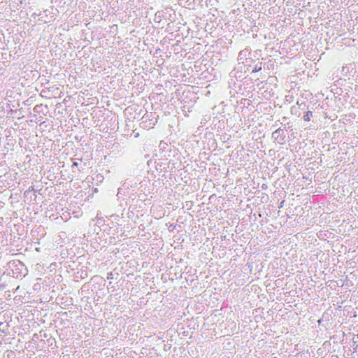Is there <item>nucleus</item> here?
<instances>
[{"mask_svg": "<svg viewBox=\"0 0 358 358\" xmlns=\"http://www.w3.org/2000/svg\"><path fill=\"white\" fill-rule=\"evenodd\" d=\"M42 108H43L42 104L36 105L33 108V111L36 113L39 114L41 112Z\"/></svg>", "mask_w": 358, "mask_h": 358, "instance_id": "0eeeda50", "label": "nucleus"}, {"mask_svg": "<svg viewBox=\"0 0 358 358\" xmlns=\"http://www.w3.org/2000/svg\"><path fill=\"white\" fill-rule=\"evenodd\" d=\"M24 196L27 199H30L31 201L33 199V196L34 197V200H36L37 197L35 192L33 190L29 189L24 192Z\"/></svg>", "mask_w": 358, "mask_h": 358, "instance_id": "20e7f679", "label": "nucleus"}, {"mask_svg": "<svg viewBox=\"0 0 358 358\" xmlns=\"http://www.w3.org/2000/svg\"><path fill=\"white\" fill-rule=\"evenodd\" d=\"M282 203H280V205L279 206H278V208H282Z\"/></svg>", "mask_w": 358, "mask_h": 358, "instance_id": "a211bd4d", "label": "nucleus"}, {"mask_svg": "<svg viewBox=\"0 0 358 358\" xmlns=\"http://www.w3.org/2000/svg\"><path fill=\"white\" fill-rule=\"evenodd\" d=\"M262 69V63L257 64L255 68L252 69V72L255 73L258 72Z\"/></svg>", "mask_w": 358, "mask_h": 358, "instance_id": "1a4fd4ad", "label": "nucleus"}, {"mask_svg": "<svg viewBox=\"0 0 358 358\" xmlns=\"http://www.w3.org/2000/svg\"><path fill=\"white\" fill-rule=\"evenodd\" d=\"M147 117H148V115H147V116H143V119H147Z\"/></svg>", "mask_w": 358, "mask_h": 358, "instance_id": "6ab92c4d", "label": "nucleus"}, {"mask_svg": "<svg viewBox=\"0 0 358 358\" xmlns=\"http://www.w3.org/2000/svg\"><path fill=\"white\" fill-rule=\"evenodd\" d=\"M299 108L305 111L306 109L308 110L309 107L306 106V103L305 101H301Z\"/></svg>", "mask_w": 358, "mask_h": 358, "instance_id": "6e6552de", "label": "nucleus"}, {"mask_svg": "<svg viewBox=\"0 0 358 358\" xmlns=\"http://www.w3.org/2000/svg\"><path fill=\"white\" fill-rule=\"evenodd\" d=\"M78 162H73V164H72V167H74V166H78Z\"/></svg>", "mask_w": 358, "mask_h": 358, "instance_id": "2eb2a0df", "label": "nucleus"}, {"mask_svg": "<svg viewBox=\"0 0 358 358\" xmlns=\"http://www.w3.org/2000/svg\"><path fill=\"white\" fill-rule=\"evenodd\" d=\"M9 324H5L3 322H0V331L6 334L8 330Z\"/></svg>", "mask_w": 358, "mask_h": 358, "instance_id": "423d86ee", "label": "nucleus"}, {"mask_svg": "<svg viewBox=\"0 0 358 358\" xmlns=\"http://www.w3.org/2000/svg\"><path fill=\"white\" fill-rule=\"evenodd\" d=\"M272 138L280 145L285 143V134L284 130L281 128H278L272 133Z\"/></svg>", "mask_w": 358, "mask_h": 358, "instance_id": "f03ea898", "label": "nucleus"}, {"mask_svg": "<svg viewBox=\"0 0 358 358\" xmlns=\"http://www.w3.org/2000/svg\"><path fill=\"white\" fill-rule=\"evenodd\" d=\"M96 220H97V224H101L102 223V222H103V220L101 219V218H99L97 216H96Z\"/></svg>", "mask_w": 358, "mask_h": 358, "instance_id": "f8f14e48", "label": "nucleus"}, {"mask_svg": "<svg viewBox=\"0 0 358 358\" xmlns=\"http://www.w3.org/2000/svg\"><path fill=\"white\" fill-rule=\"evenodd\" d=\"M132 190H127L126 191V194H127V196L129 195V193H131Z\"/></svg>", "mask_w": 358, "mask_h": 358, "instance_id": "dca6fc26", "label": "nucleus"}, {"mask_svg": "<svg viewBox=\"0 0 358 358\" xmlns=\"http://www.w3.org/2000/svg\"><path fill=\"white\" fill-rule=\"evenodd\" d=\"M313 116V111L308 109V111L305 112L304 115L303 116V119L304 121L309 122Z\"/></svg>", "mask_w": 358, "mask_h": 358, "instance_id": "39448f33", "label": "nucleus"}, {"mask_svg": "<svg viewBox=\"0 0 358 358\" xmlns=\"http://www.w3.org/2000/svg\"><path fill=\"white\" fill-rule=\"evenodd\" d=\"M250 54V50L248 48H245L244 50H241L238 55V61L239 64H244L245 62H248V60L250 59V58L248 57Z\"/></svg>", "mask_w": 358, "mask_h": 358, "instance_id": "7ed1b4c3", "label": "nucleus"}, {"mask_svg": "<svg viewBox=\"0 0 358 358\" xmlns=\"http://www.w3.org/2000/svg\"><path fill=\"white\" fill-rule=\"evenodd\" d=\"M135 187H133L131 181H124L121 187L118 188L117 194L118 199L122 201L131 200L132 201L137 199L138 201H145L146 199L143 198L144 195L143 194L138 195L137 199Z\"/></svg>", "mask_w": 358, "mask_h": 358, "instance_id": "f257e3e1", "label": "nucleus"}, {"mask_svg": "<svg viewBox=\"0 0 358 358\" xmlns=\"http://www.w3.org/2000/svg\"><path fill=\"white\" fill-rule=\"evenodd\" d=\"M357 337H358V334H357Z\"/></svg>", "mask_w": 358, "mask_h": 358, "instance_id": "aec40b11", "label": "nucleus"}, {"mask_svg": "<svg viewBox=\"0 0 358 358\" xmlns=\"http://www.w3.org/2000/svg\"><path fill=\"white\" fill-rule=\"evenodd\" d=\"M155 122H156V120H155V121H153L152 122L149 123L148 127H149L150 128L152 127L155 124Z\"/></svg>", "mask_w": 358, "mask_h": 358, "instance_id": "4468645a", "label": "nucleus"}, {"mask_svg": "<svg viewBox=\"0 0 358 358\" xmlns=\"http://www.w3.org/2000/svg\"><path fill=\"white\" fill-rule=\"evenodd\" d=\"M113 278V275L112 273V272H110L107 274V279L109 280V279H112Z\"/></svg>", "mask_w": 358, "mask_h": 358, "instance_id": "9b49d317", "label": "nucleus"}, {"mask_svg": "<svg viewBox=\"0 0 358 358\" xmlns=\"http://www.w3.org/2000/svg\"><path fill=\"white\" fill-rule=\"evenodd\" d=\"M296 110V108L295 106H292V107L291 108V112H292V113H294V114H296V112H294V110Z\"/></svg>", "mask_w": 358, "mask_h": 358, "instance_id": "ddd939ff", "label": "nucleus"}, {"mask_svg": "<svg viewBox=\"0 0 358 358\" xmlns=\"http://www.w3.org/2000/svg\"><path fill=\"white\" fill-rule=\"evenodd\" d=\"M50 91V90H43L41 92V95L42 96H47V93Z\"/></svg>", "mask_w": 358, "mask_h": 358, "instance_id": "9d476101", "label": "nucleus"}, {"mask_svg": "<svg viewBox=\"0 0 358 358\" xmlns=\"http://www.w3.org/2000/svg\"><path fill=\"white\" fill-rule=\"evenodd\" d=\"M300 103H301V102H300L299 101H296V105H297L299 107L300 106Z\"/></svg>", "mask_w": 358, "mask_h": 358, "instance_id": "f3484780", "label": "nucleus"}]
</instances>
